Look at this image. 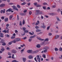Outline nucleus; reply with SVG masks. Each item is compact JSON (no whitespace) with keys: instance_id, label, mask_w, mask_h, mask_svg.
I'll list each match as a JSON object with an SVG mask.
<instances>
[{"instance_id":"obj_35","label":"nucleus","mask_w":62,"mask_h":62,"mask_svg":"<svg viewBox=\"0 0 62 62\" xmlns=\"http://www.w3.org/2000/svg\"><path fill=\"white\" fill-rule=\"evenodd\" d=\"M29 33L30 35H33L34 34V33H32L31 32H29Z\"/></svg>"},{"instance_id":"obj_58","label":"nucleus","mask_w":62,"mask_h":62,"mask_svg":"<svg viewBox=\"0 0 62 62\" xmlns=\"http://www.w3.org/2000/svg\"><path fill=\"white\" fill-rule=\"evenodd\" d=\"M25 31V33H28V31L27 30H26Z\"/></svg>"},{"instance_id":"obj_63","label":"nucleus","mask_w":62,"mask_h":62,"mask_svg":"<svg viewBox=\"0 0 62 62\" xmlns=\"http://www.w3.org/2000/svg\"><path fill=\"white\" fill-rule=\"evenodd\" d=\"M13 4L12 3H10L8 4V5H13Z\"/></svg>"},{"instance_id":"obj_22","label":"nucleus","mask_w":62,"mask_h":62,"mask_svg":"<svg viewBox=\"0 0 62 62\" xmlns=\"http://www.w3.org/2000/svg\"><path fill=\"white\" fill-rule=\"evenodd\" d=\"M4 40H1L0 42V43H4Z\"/></svg>"},{"instance_id":"obj_25","label":"nucleus","mask_w":62,"mask_h":62,"mask_svg":"<svg viewBox=\"0 0 62 62\" xmlns=\"http://www.w3.org/2000/svg\"><path fill=\"white\" fill-rule=\"evenodd\" d=\"M48 39H45L44 41H48Z\"/></svg>"},{"instance_id":"obj_17","label":"nucleus","mask_w":62,"mask_h":62,"mask_svg":"<svg viewBox=\"0 0 62 62\" xmlns=\"http://www.w3.org/2000/svg\"><path fill=\"white\" fill-rule=\"evenodd\" d=\"M38 23L39 24V21H38L37 22V23H36L35 24V25L36 26V25H37L38 24Z\"/></svg>"},{"instance_id":"obj_45","label":"nucleus","mask_w":62,"mask_h":62,"mask_svg":"<svg viewBox=\"0 0 62 62\" xmlns=\"http://www.w3.org/2000/svg\"><path fill=\"white\" fill-rule=\"evenodd\" d=\"M44 44V42H43L42 43L40 44V45H43Z\"/></svg>"},{"instance_id":"obj_14","label":"nucleus","mask_w":62,"mask_h":62,"mask_svg":"<svg viewBox=\"0 0 62 62\" xmlns=\"http://www.w3.org/2000/svg\"><path fill=\"white\" fill-rule=\"evenodd\" d=\"M28 57L29 59H32L33 58V56L31 55H30Z\"/></svg>"},{"instance_id":"obj_3","label":"nucleus","mask_w":62,"mask_h":62,"mask_svg":"<svg viewBox=\"0 0 62 62\" xmlns=\"http://www.w3.org/2000/svg\"><path fill=\"white\" fill-rule=\"evenodd\" d=\"M11 51L12 53H13L14 54H16L17 53V51L14 49L12 50Z\"/></svg>"},{"instance_id":"obj_46","label":"nucleus","mask_w":62,"mask_h":62,"mask_svg":"<svg viewBox=\"0 0 62 62\" xmlns=\"http://www.w3.org/2000/svg\"><path fill=\"white\" fill-rule=\"evenodd\" d=\"M8 54L9 55H11V54L10 52H8Z\"/></svg>"},{"instance_id":"obj_6","label":"nucleus","mask_w":62,"mask_h":62,"mask_svg":"<svg viewBox=\"0 0 62 62\" xmlns=\"http://www.w3.org/2000/svg\"><path fill=\"white\" fill-rule=\"evenodd\" d=\"M37 38L38 39H39V40H40L41 41L42 40V41H43V40H44V39H42L40 37H37Z\"/></svg>"},{"instance_id":"obj_13","label":"nucleus","mask_w":62,"mask_h":62,"mask_svg":"<svg viewBox=\"0 0 62 62\" xmlns=\"http://www.w3.org/2000/svg\"><path fill=\"white\" fill-rule=\"evenodd\" d=\"M40 28H43L44 29H45L46 28V26L43 25L40 27Z\"/></svg>"},{"instance_id":"obj_2","label":"nucleus","mask_w":62,"mask_h":62,"mask_svg":"<svg viewBox=\"0 0 62 62\" xmlns=\"http://www.w3.org/2000/svg\"><path fill=\"white\" fill-rule=\"evenodd\" d=\"M37 60H38V61L39 62H40V58L41 57V56L40 55L39 56V55H37Z\"/></svg>"},{"instance_id":"obj_34","label":"nucleus","mask_w":62,"mask_h":62,"mask_svg":"<svg viewBox=\"0 0 62 62\" xmlns=\"http://www.w3.org/2000/svg\"><path fill=\"white\" fill-rule=\"evenodd\" d=\"M3 32H4V33H6L7 32V31L5 30H4L3 31H2Z\"/></svg>"},{"instance_id":"obj_26","label":"nucleus","mask_w":62,"mask_h":62,"mask_svg":"<svg viewBox=\"0 0 62 62\" xmlns=\"http://www.w3.org/2000/svg\"><path fill=\"white\" fill-rule=\"evenodd\" d=\"M14 54H13L12 57V58H13V59H15V58L14 57Z\"/></svg>"},{"instance_id":"obj_37","label":"nucleus","mask_w":62,"mask_h":62,"mask_svg":"<svg viewBox=\"0 0 62 62\" xmlns=\"http://www.w3.org/2000/svg\"><path fill=\"white\" fill-rule=\"evenodd\" d=\"M16 41H12V43H15L16 42Z\"/></svg>"},{"instance_id":"obj_21","label":"nucleus","mask_w":62,"mask_h":62,"mask_svg":"<svg viewBox=\"0 0 62 62\" xmlns=\"http://www.w3.org/2000/svg\"><path fill=\"white\" fill-rule=\"evenodd\" d=\"M36 47L37 48H40V45L38 44L36 46Z\"/></svg>"},{"instance_id":"obj_8","label":"nucleus","mask_w":62,"mask_h":62,"mask_svg":"<svg viewBox=\"0 0 62 62\" xmlns=\"http://www.w3.org/2000/svg\"><path fill=\"white\" fill-rule=\"evenodd\" d=\"M39 51L38 50H36L35 51H34L32 52V54H35V53H37Z\"/></svg>"},{"instance_id":"obj_44","label":"nucleus","mask_w":62,"mask_h":62,"mask_svg":"<svg viewBox=\"0 0 62 62\" xmlns=\"http://www.w3.org/2000/svg\"><path fill=\"white\" fill-rule=\"evenodd\" d=\"M17 20H19V16L18 15H17Z\"/></svg>"},{"instance_id":"obj_43","label":"nucleus","mask_w":62,"mask_h":62,"mask_svg":"<svg viewBox=\"0 0 62 62\" xmlns=\"http://www.w3.org/2000/svg\"><path fill=\"white\" fill-rule=\"evenodd\" d=\"M20 15L21 16H23V15H24V14L23 13H20Z\"/></svg>"},{"instance_id":"obj_33","label":"nucleus","mask_w":62,"mask_h":62,"mask_svg":"<svg viewBox=\"0 0 62 62\" xmlns=\"http://www.w3.org/2000/svg\"><path fill=\"white\" fill-rule=\"evenodd\" d=\"M50 15H52V16H54V14L53 13H50Z\"/></svg>"},{"instance_id":"obj_55","label":"nucleus","mask_w":62,"mask_h":62,"mask_svg":"<svg viewBox=\"0 0 62 62\" xmlns=\"http://www.w3.org/2000/svg\"><path fill=\"white\" fill-rule=\"evenodd\" d=\"M50 26H48L47 28V29L48 30L49 29H50Z\"/></svg>"},{"instance_id":"obj_38","label":"nucleus","mask_w":62,"mask_h":62,"mask_svg":"<svg viewBox=\"0 0 62 62\" xmlns=\"http://www.w3.org/2000/svg\"><path fill=\"white\" fill-rule=\"evenodd\" d=\"M20 25H22V22L20 21L19 23Z\"/></svg>"},{"instance_id":"obj_28","label":"nucleus","mask_w":62,"mask_h":62,"mask_svg":"<svg viewBox=\"0 0 62 62\" xmlns=\"http://www.w3.org/2000/svg\"><path fill=\"white\" fill-rule=\"evenodd\" d=\"M17 7L18 8H21V6H20L19 5H17Z\"/></svg>"},{"instance_id":"obj_10","label":"nucleus","mask_w":62,"mask_h":62,"mask_svg":"<svg viewBox=\"0 0 62 62\" xmlns=\"http://www.w3.org/2000/svg\"><path fill=\"white\" fill-rule=\"evenodd\" d=\"M59 37V35H56L54 38L55 39H57Z\"/></svg>"},{"instance_id":"obj_57","label":"nucleus","mask_w":62,"mask_h":62,"mask_svg":"<svg viewBox=\"0 0 62 62\" xmlns=\"http://www.w3.org/2000/svg\"><path fill=\"white\" fill-rule=\"evenodd\" d=\"M59 50L60 51H62V48L61 47H60L59 48Z\"/></svg>"},{"instance_id":"obj_4","label":"nucleus","mask_w":62,"mask_h":62,"mask_svg":"<svg viewBox=\"0 0 62 62\" xmlns=\"http://www.w3.org/2000/svg\"><path fill=\"white\" fill-rule=\"evenodd\" d=\"M13 9H14V10H18V9L16 7V6H13Z\"/></svg>"},{"instance_id":"obj_53","label":"nucleus","mask_w":62,"mask_h":62,"mask_svg":"<svg viewBox=\"0 0 62 62\" xmlns=\"http://www.w3.org/2000/svg\"><path fill=\"white\" fill-rule=\"evenodd\" d=\"M4 16H2L1 17V19H2V20H4Z\"/></svg>"},{"instance_id":"obj_36","label":"nucleus","mask_w":62,"mask_h":62,"mask_svg":"<svg viewBox=\"0 0 62 62\" xmlns=\"http://www.w3.org/2000/svg\"><path fill=\"white\" fill-rule=\"evenodd\" d=\"M1 50L2 51V52H4L5 51V49L4 48H2L1 49Z\"/></svg>"},{"instance_id":"obj_29","label":"nucleus","mask_w":62,"mask_h":62,"mask_svg":"<svg viewBox=\"0 0 62 62\" xmlns=\"http://www.w3.org/2000/svg\"><path fill=\"white\" fill-rule=\"evenodd\" d=\"M12 62H19L15 60H14L12 61Z\"/></svg>"},{"instance_id":"obj_49","label":"nucleus","mask_w":62,"mask_h":62,"mask_svg":"<svg viewBox=\"0 0 62 62\" xmlns=\"http://www.w3.org/2000/svg\"><path fill=\"white\" fill-rule=\"evenodd\" d=\"M35 28L36 29H38V28H39L38 26H36L35 27Z\"/></svg>"},{"instance_id":"obj_12","label":"nucleus","mask_w":62,"mask_h":62,"mask_svg":"<svg viewBox=\"0 0 62 62\" xmlns=\"http://www.w3.org/2000/svg\"><path fill=\"white\" fill-rule=\"evenodd\" d=\"M12 11V9H11V8H9L6 11V12H7L8 11V12H10V11Z\"/></svg>"},{"instance_id":"obj_20","label":"nucleus","mask_w":62,"mask_h":62,"mask_svg":"<svg viewBox=\"0 0 62 62\" xmlns=\"http://www.w3.org/2000/svg\"><path fill=\"white\" fill-rule=\"evenodd\" d=\"M40 7H41V5L39 4H37L36 5V7L37 8Z\"/></svg>"},{"instance_id":"obj_60","label":"nucleus","mask_w":62,"mask_h":62,"mask_svg":"<svg viewBox=\"0 0 62 62\" xmlns=\"http://www.w3.org/2000/svg\"><path fill=\"white\" fill-rule=\"evenodd\" d=\"M32 40V39H29V42H30V41H31Z\"/></svg>"},{"instance_id":"obj_62","label":"nucleus","mask_w":62,"mask_h":62,"mask_svg":"<svg viewBox=\"0 0 62 62\" xmlns=\"http://www.w3.org/2000/svg\"><path fill=\"white\" fill-rule=\"evenodd\" d=\"M58 12H59V11H60V9H58L57 10Z\"/></svg>"},{"instance_id":"obj_16","label":"nucleus","mask_w":62,"mask_h":62,"mask_svg":"<svg viewBox=\"0 0 62 62\" xmlns=\"http://www.w3.org/2000/svg\"><path fill=\"white\" fill-rule=\"evenodd\" d=\"M23 62H25V61H26V58H23Z\"/></svg>"},{"instance_id":"obj_30","label":"nucleus","mask_w":62,"mask_h":62,"mask_svg":"<svg viewBox=\"0 0 62 62\" xmlns=\"http://www.w3.org/2000/svg\"><path fill=\"white\" fill-rule=\"evenodd\" d=\"M42 56L43 57H44V58H46V55H45L44 54H43L42 55Z\"/></svg>"},{"instance_id":"obj_52","label":"nucleus","mask_w":62,"mask_h":62,"mask_svg":"<svg viewBox=\"0 0 62 62\" xmlns=\"http://www.w3.org/2000/svg\"><path fill=\"white\" fill-rule=\"evenodd\" d=\"M34 5H35V6H37V3H35L34 4Z\"/></svg>"},{"instance_id":"obj_59","label":"nucleus","mask_w":62,"mask_h":62,"mask_svg":"<svg viewBox=\"0 0 62 62\" xmlns=\"http://www.w3.org/2000/svg\"><path fill=\"white\" fill-rule=\"evenodd\" d=\"M32 12L31 11L29 12V14L30 15H31V14H32Z\"/></svg>"},{"instance_id":"obj_64","label":"nucleus","mask_w":62,"mask_h":62,"mask_svg":"<svg viewBox=\"0 0 62 62\" xmlns=\"http://www.w3.org/2000/svg\"><path fill=\"white\" fill-rule=\"evenodd\" d=\"M6 26L7 27H8L9 26V24H7L6 25Z\"/></svg>"},{"instance_id":"obj_5","label":"nucleus","mask_w":62,"mask_h":62,"mask_svg":"<svg viewBox=\"0 0 62 62\" xmlns=\"http://www.w3.org/2000/svg\"><path fill=\"white\" fill-rule=\"evenodd\" d=\"M5 6V4H2L0 5V8H3V7H4Z\"/></svg>"},{"instance_id":"obj_56","label":"nucleus","mask_w":62,"mask_h":62,"mask_svg":"<svg viewBox=\"0 0 62 62\" xmlns=\"http://www.w3.org/2000/svg\"><path fill=\"white\" fill-rule=\"evenodd\" d=\"M25 49V48H24L23 49H22L21 50V52H23L24 51V50Z\"/></svg>"},{"instance_id":"obj_9","label":"nucleus","mask_w":62,"mask_h":62,"mask_svg":"<svg viewBox=\"0 0 62 62\" xmlns=\"http://www.w3.org/2000/svg\"><path fill=\"white\" fill-rule=\"evenodd\" d=\"M16 41H19L20 40V39L19 38H16L15 39H14Z\"/></svg>"},{"instance_id":"obj_23","label":"nucleus","mask_w":62,"mask_h":62,"mask_svg":"<svg viewBox=\"0 0 62 62\" xmlns=\"http://www.w3.org/2000/svg\"><path fill=\"white\" fill-rule=\"evenodd\" d=\"M4 21L5 22H7V21H8V18H6L4 19Z\"/></svg>"},{"instance_id":"obj_31","label":"nucleus","mask_w":62,"mask_h":62,"mask_svg":"<svg viewBox=\"0 0 62 62\" xmlns=\"http://www.w3.org/2000/svg\"><path fill=\"white\" fill-rule=\"evenodd\" d=\"M24 24H25V21H24V20H23V25Z\"/></svg>"},{"instance_id":"obj_7","label":"nucleus","mask_w":62,"mask_h":62,"mask_svg":"<svg viewBox=\"0 0 62 62\" xmlns=\"http://www.w3.org/2000/svg\"><path fill=\"white\" fill-rule=\"evenodd\" d=\"M27 53H32V50H28L27 51Z\"/></svg>"},{"instance_id":"obj_54","label":"nucleus","mask_w":62,"mask_h":62,"mask_svg":"<svg viewBox=\"0 0 62 62\" xmlns=\"http://www.w3.org/2000/svg\"><path fill=\"white\" fill-rule=\"evenodd\" d=\"M26 38H27L26 37H25L23 38V39H26Z\"/></svg>"},{"instance_id":"obj_24","label":"nucleus","mask_w":62,"mask_h":62,"mask_svg":"<svg viewBox=\"0 0 62 62\" xmlns=\"http://www.w3.org/2000/svg\"><path fill=\"white\" fill-rule=\"evenodd\" d=\"M26 3H25V2H24L23 3H22L21 4V5H25V4H26Z\"/></svg>"},{"instance_id":"obj_18","label":"nucleus","mask_w":62,"mask_h":62,"mask_svg":"<svg viewBox=\"0 0 62 62\" xmlns=\"http://www.w3.org/2000/svg\"><path fill=\"white\" fill-rule=\"evenodd\" d=\"M35 37H36V35H34L33 36H31L30 37V38L31 39V38H35Z\"/></svg>"},{"instance_id":"obj_15","label":"nucleus","mask_w":62,"mask_h":62,"mask_svg":"<svg viewBox=\"0 0 62 62\" xmlns=\"http://www.w3.org/2000/svg\"><path fill=\"white\" fill-rule=\"evenodd\" d=\"M41 31V30H39V29H37L36 30V32H40Z\"/></svg>"},{"instance_id":"obj_48","label":"nucleus","mask_w":62,"mask_h":62,"mask_svg":"<svg viewBox=\"0 0 62 62\" xmlns=\"http://www.w3.org/2000/svg\"><path fill=\"white\" fill-rule=\"evenodd\" d=\"M43 5H47V4L46 3L44 2V3H43Z\"/></svg>"},{"instance_id":"obj_40","label":"nucleus","mask_w":62,"mask_h":62,"mask_svg":"<svg viewBox=\"0 0 62 62\" xmlns=\"http://www.w3.org/2000/svg\"><path fill=\"white\" fill-rule=\"evenodd\" d=\"M58 49L57 48H55V51H58Z\"/></svg>"},{"instance_id":"obj_19","label":"nucleus","mask_w":62,"mask_h":62,"mask_svg":"<svg viewBox=\"0 0 62 62\" xmlns=\"http://www.w3.org/2000/svg\"><path fill=\"white\" fill-rule=\"evenodd\" d=\"M13 17V16H10L9 17V20H11L12 19V18Z\"/></svg>"},{"instance_id":"obj_27","label":"nucleus","mask_w":62,"mask_h":62,"mask_svg":"<svg viewBox=\"0 0 62 62\" xmlns=\"http://www.w3.org/2000/svg\"><path fill=\"white\" fill-rule=\"evenodd\" d=\"M2 43L3 44H2V45H3V46H5V45H6V44H5V42H4V43Z\"/></svg>"},{"instance_id":"obj_61","label":"nucleus","mask_w":62,"mask_h":62,"mask_svg":"<svg viewBox=\"0 0 62 62\" xmlns=\"http://www.w3.org/2000/svg\"><path fill=\"white\" fill-rule=\"evenodd\" d=\"M27 12V10H25L23 12L24 13H25V12Z\"/></svg>"},{"instance_id":"obj_51","label":"nucleus","mask_w":62,"mask_h":62,"mask_svg":"<svg viewBox=\"0 0 62 62\" xmlns=\"http://www.w3.org/2000/svg\"><path fill=\"white\" fill-rule=\"evenodd\" d=\"M6 37H7V38H9V35L8 34H7Z\"/></svg>"},{"instance_id":"obj_47","label":"nucleus","mask_w":62,"mask_h":62,"mask_svg":"<svg viewBox=\"0 0 62 62\" xmlns=\"http://www.w3.org/2000/svg\"><path fill=\"white\" fill-rule=\"evenodd\" d=\"M21 46L22 47H23L24 46H25V45L24 44L23 45H21Z\"/></svg>"},{"instance_id":"obj_50","label":"nucleus","mask_w":62,"mask_h":62,"mask_svg":"<svg viewBox=\"0 0 62 62\" xmlns=\"http://www.w3.org/2000/svg\"><path fill=\"white\" fill-rule=\"evenodd\" d=\"M52 35V34L51 33H49L48 34L49 36H51Z\"/></svg>"},{"instance_id":"obj_32","label":"nucleus","mask_w":62,"mask_h":62,"mask_svg":"<svg viewBox=\"0 0 62 62\" xmlns=\"http://www.w3.org/2000/svg\"><path fill=\"white\" fill-rule=\"evenodd\" d=\"M15 38V36H14V37L12 36L11 37V39H14Z\"/></svg>"},{"instance_id":"obj_1","label":"nucleus","mask_w":62,"mask_h":62,"mask_svg":"<svg viewBox=\"0 0 62 62\" xmlns=\"http://www.w3.org/2000/svg\"><path fill=\"white\" fill-rule=\"evenodd\" d=\"M37 13H35V15H39V14H42V12H40V10H37L36 11Z\"/></svg>"},{"instance_id":"obj_39","label":"nucleus","mask_w":62,"mask_h":62,"mask_svg":"<svg viewBox=\"0 0 62 62\" xmlns=\"http://www.w3.org/2000/svg\"><path fill=\"white\" fill-rule=\"evenodd\" d=\"M57 19L58 21H59L60 22V19H59V18L57 17Z\"/></svg>"},{"instance_id":"obj_41","label":"nucleus","mask_w":62,"mask_h":62,"mask_svg":"<svg viewBox=\"0 0 62 62\" xmlns=\"http://www.w3.org/2000/svg\"><path fill=\"white\" fill-rule=\"evenodd\" d=\"M23 30L24 31H25V29H26V28L24 27H23Z\"/></svg>"},{"instance_id":"obj_11","label":"nucleus","mask_w":62,"mask_h":62,"mask_svg":"<svg viewBox=\"0 0 62 62\" xmlns=\"http://www.w3.org/2000/svg\"><path fill=\"white\" fill-rule=\"evenodd\" d=\"M3 34L2 33H0V36L1 38H3L4 37V35H3Z\"/></svg>"},{"instance_id":"obj_42","label":"nucleus","mask_w":62,"mask_h":62,"mask_svg":"<svg viewBox=\"0 0 62 62\" xmlns=\"http://www.w3.org/2000/svg\"><path fill=\"white\" fill-rule=\"evenodd\" d=\"M12 42L11 41L9 42L8 43V44H9V45H11V44H12Z\"/></svg>"}]
</instances>
